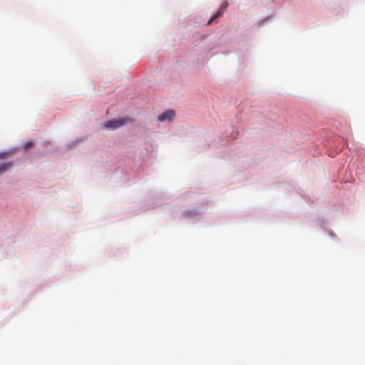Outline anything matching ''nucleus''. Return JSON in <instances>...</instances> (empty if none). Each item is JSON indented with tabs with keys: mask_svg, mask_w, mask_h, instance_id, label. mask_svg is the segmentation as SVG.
<instances>
[{
	"mask_svg": "<svg viewBox=\"0 0 365 365\" xmlns=\"http://www.w3.org/2000/svg\"><path fill=\"white\" fill-rule=\"evenodd\" d=\"M34 144L32 142H29L24 145V150H26L32 147H34Z\"/></svg>",
	"mask_w": 365,
	"mask_h": 365,
	"instance_id": "nucleus-5",
	"label": "nucleus"
},
{
	"mask_svg": "<svg viewBox=\"0 0 365 365\" xmlns=\"http://www.w3.org/2000/svg\"><path fill=\"white\" fill-rule=\"evenodd\" d=\"M228 3L227 1H225L220 6L217 13L215 14L208 21L207 24H210L212 21L219 17L224 11V10L227 7Z\"/></svg>",
	"mask_w": 365,
	"mask_h": 365,
	"instance_id": "nucleus-3",
	"label": "nucleus"
},
{
	"mask_svg": "<svg viewBox=\"0 0 365 365\" xmlns=\"http://www.w3.org/2000/svg\"><path fill=\"white\" fill-rule=\"evenodd\" d=\"M9 155H10V153H9V152L0 153V159L6 158Z\"/></svg>",
	"mask_w": 365,
	"mask_h": 365,
	"instance_id": "nucleus-6",
	"label": "nucleus"
},
{
	"mask_svg": "<svg viewBox=\"0 0 365 365\" xmlns=\"http://www.w3.org/2000/svg\"><path fill=\"white\" fill-rule=\"evenodd\" d=\"M12 166V163H5L0 164V175L4 173Z\"/></svg>",
	"mask_w": 365,
	"mask_h": 365,
	"instance_id": "nucleus-4",
	"label": "nucleus"
},
{
	"mask_svg": "<svg viewBox=\"0 0 365 365\" xmlns=\"http://www.w3.org/2000/svg\"><path fill=\"white\" fill-rule=\"evenodd\" d=\"M175 113V111L173 110H168L164 113H163L161 115H160L158 118V120L160 122L163 121H171L173 120Z\"/></svg>",
	"mask_w": 365,
	"mask_h": 365,
	"instance_id": "nucleus-2",
	"label": "nucleus"
},
{
	"mask_svg": "<svg viewBox=\"0 0 365 365\" xmlns=\"http://www.w3.org/2000/svg\"><path fill=\"white\" fill-rule=\"evenodd\" d=\"M128 120V118H126L108 120L104 124V127L108 129H115L124 125Z\"/></svg>",
	"mask_w": 365,
	"mask_h": 365,
	"instance_id": "nucleus-1",
	"label": "nucleus"
}]
</instances>
